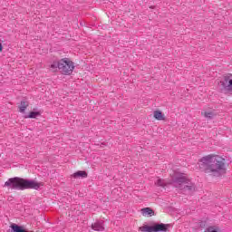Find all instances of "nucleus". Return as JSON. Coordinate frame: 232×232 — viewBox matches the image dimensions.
<instances>
[{"label":"nucleus","mask_w":232,"mask_h":232,"mask_svg":"<svg viewBox=\"0 0 232 232\" xmlns=\"http://www.w3.org/2000/svg\"><path fill=\"white\" fill-rule=\"evenodd\" d=\"M11 229L12 230H8L7 232H24V227L18 226L17 224H12Z\"/></svg>","instance_id":"9"},{"label":"nucleus","mask_w":232,"mask_h":232,"mask_svg":"<svg viewBox=\"0 0 232 232\" xmlns=\"http://www.w3.org/2000/svg\"><path fill=\"white\" fill-rule=\"evenodd\" d=\"M28 108V102H21L19 111L20 113H24L26 111V109Z\"/></svg>","instance_id":"13"},{"label":"nucleus","mask_w":232,"mask_h":232,"mask_svg":"<svg viewBox=\"0 0 232 232\" xmlns=\"http://www.w3.org/2000/svg\"><path fill=\"white\" fill-rule=\"evenodd\" d=\"M41 113L39 111H31L28 116H25V119H37Z\"/></svg>","instance_id":"14"},{"label":"nucleus","mask_w":232,"mask_h":232,"mask_svg":"<svg viewBox=\"0 0 232 232\" xmlns=\"http://www.w3.org/2000/svg\"><path fill=\"white\" fill-rule=\"evenodd\" d=\"M156 186H160V188H164L166 186V181L164 179H158L155 182Z\"/></svg>","instance_id":"15"},{"label":"nucleus","mask_w":232,"mask_h":232,"mask_svg":"<svg viewBox=\"0 0 232 232\" xmlns=\"http://www.w3.org/2000/svg\"><path fill=\"white\" fill-rule=\"evenodd\" d=\"M3 50V44L0 43V52Z\"/></svg>","instance_id":"16"},{"label":"nucleus","mask_w":232,"mask_h":232,"mask_svg":"<svg viewBox=\"0 0 232 232\" xmlns=\"http://www.w3.org/2000/svg\"><path fill=\"white\" fill-rule=\"evenodd\" d=\"M169 227H170L169 224L155 223L152 226L145 225L143 227H140V230L141 232H168V229H169Z\"/></svg>","instance_id":"5"},{"label":"nucleus","mask_w":232,"mask_h":232,"mask_svg":"<svg viewBox=\"0 0 232 232\" xmlns=\"http://www.w3.org/2000/svg\"><path fill=\"white\" fill-rule=\"evenodd\" d=\"M49 70L53 72V73H55V72H60L61 70V60L59 61H53L49 65Z\"/></svg>","instance_id":"6"},{"label":"nucleus","mask_w":232,"mask_h":232,"mask_svg":"<svg viewBox=\"0 0 232 232\" xmlns=\"http://www.w3.org/2000/svg\"><path fill=\"white\" fill-rule=\"evenodd\" d=\"M93 231H104V221H96L92 225Z\"/></svg>","instance_id":"7"},{"label":"nucleus","mask_w":232,"mask_h":232,"mask_svg":"<svg viewBox=\"0 0 232 232\" xmlns=\"http://www.w3.org/2000/svg\"><path fill=\"white\" fill-rule=\"evenodd\" d=\"M171 184L174 188H177L183 193H188V195H191V193L195 192V189H197L195 183L188 178V175L181 172H175Z\"/></svg>","instance_id":"3"},{"label":"nucleus","mask_w":232,"mask_h":232,"mask_svg":"<svg viewBox=\"0 0 232 232\" xmlns=\"http://www.w3.org/2000/svg\"><path fill=\"white\" fill-rule=\"evenodd\" d=\"M75 70V63L70 58L60 59V73L62 75H72Z\"/></svg>","instance_id":"4"},{"label":"nucleus","mask_w":232,"mask_h":232,"mask_svg":"<svg viewBox=\"0 0 232 232\" xmlns=\"http://www.w3.org/2000/svg\"><path fill=\"white\" fill-rule=\"evenodd\" d=\"M141 214L143 217H153L155 215V212L150 208H145L141 209Z\"/></svg>","instance_id":"8"},{"label":"nucleus","mask_w":232,"mask_h":232,"mask_svg":"<svg viewBox=\"0 0 232 232\" xmlns=\"http://www.w3.org/2000/svg\"><path fill=\"white\" fill-rule=\"evenodd\" d=\"M43 186H44L43 182L15 177L10 178L5 181L4 188L24 191V189H39V188H43Z\"/></svg>","instance_id":"2"},{"label":"nucleus","mask_w":232,"mask_h":232,"mask_svg":"<svg viewBox=\"0 0 232 232\" xmlns=\"http://www.w3.org/2000/svg\"><path fill=\"white\" fill-rule=\"evenodd\" d=\"M201 115H203L205 119H210V120L217 117V114L213 111H204V112H201Z\"/></svg>","instance_id":"12"},{"label":"nucleus","mask_w":232,"mask_h":232,"mask_svg":"<svg viewBox=\"0 0 232 232\" xmlns=\"http://www.w3.org/2000/svg\"><path fill=\"white\" fill-rule=\"evenodd\" d=\"M225 161L224 158L216 154H208L198 160L199 168L214 177H221L222 173H226Z\"/></svg>","instance_id":"1"},{"label":"nucleus","mask_w":232,"mask_h":232,"mask_svg":"<svg viewBox=\"0 0 232 232\" xmlns=\"http://www.w3.org/2000/svg\"><path fill=\"white\" fill-rule=\"evenodd\" d=\"M154 119H156L157 121H164L166 119V117H164V115L162 114V111H155L153 113Z\"/></svg>","instance_id":"11"},{"label":"nucleus","mask_w":232,"mask_h":232,"mask_svg":"<svg viewBox=\"0 0 232 232\" xmlns=\"http://www.w3.org/2000/svg\"><path fill=\"white\" fill-rule=\"evenodd\" d=\"M73 179H86V177H88V173H86V171H82V170H78L77 172H75L74 174H72Z\"/></svg>","instance_id":"10"}]
</instances>
